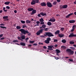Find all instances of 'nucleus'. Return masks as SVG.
Listing matches in <instances>:
<instances>
[{
    "label": "nucleus",
    "instance_id": "61",
    "mask_svg": "<svg viewBox=\"0 0 76 76\" xmlns=\"http://www.w3.org/2000/svg\"><path fill=\"white\" fill-rule=\"evenodd\" d=\"M28 39H29V38L27 37L26 39L25 40H28Z\"/></svg>",
    "mask_w": 76,
    "mask_h": 76
},
{
    "label": "nucleus",
    "instance_id": "50",
    "mask_svg": "<svg viewBox=\"0 0 76 76\" xmlns=\"http://www.w3.org/2000/svg\"><path fill=\"white\" fill-rule=\"evenodd\" d=\"M43 48L44 49H47V47L45 46H44Z\"/></svg>",
    "mask_w": 76,
    "mask_h": 76
},
{
    "label": "nucleus",
    "instance_id": "41",
    "mask_svg": "<svg viewBox=\"0 0 76 76\" xmlns=\"http://www.w3.org/2000/svg\"><path fill=\"white\" fill-rule=\"evenodd\" d=\"M36 3H39V0H34Z\"/></svg>",
    "mask_w": 76,
    "mask_h": 76
},
{
    "label": "nucleus",
    "instance_id": "10",
    "mask_svg": "<svg viewBox=\"0 0 76 76\" xmlns=\"http://www.w3.org/2000/svg\"><path fill=\"white\" fill-rule=\"evenodd\" d=\"M33 10H34V8L31 7H29L27 9V10H28V12H31V11H32Z\"/></svg>",
    "mask_w": 76,
    "mask_h": 76
},
{
    "label": "nucleus",
    "instance_id": "35",
    "mask_svg": "<svg viewBox=\"0 0 76 76\" xmlns=\"http://www.w3.org/2000/svg\"><path fill=\"white\" fill-rule=\"evenodd\" d=\"M69 44H75V42L70 41L69 42Z\"/></svg>",
    "mask_w": 76,
    "mask_h": 76
},
{
    "label": "nucleus",
    "instance_id": "13",
    "mask_svg": "<svg viewBox=\"0 0 76 76\" xmlns=\"http://www.w3.org/2000/svg\"><path fill=\"white\" fill-rule=\"evenodd\" d=\"M50 22H54L56 21V19H55L54 18H53V19H50L49 20Z\"/></svg>",
    "mask_w": 76,
    "mask_h": 76
},
{
    "label": "nucleus",
    "instance_id": "30",
    "mask_svg": "<svg viewBox=\"0 0 76 76\" xmlns=\"http://www.w3.org/2000/svg\"><path fill=\"white\" fill-rule=\"evenodd\" d=\"M61 48L62 49H64V50H65L66 48V47L64 46H61Z\"/></svg>",
    "mask_w": 76,
    "mask_h": 76
},
{
    "label": "nucleus",
    "instance_id": "54",
    "mask_svg": "<svg viewBox=\"0 0 76 76\" xmlns=\"http://www.w3.org/2000/svg\"><path fill=\"white\" fill-rule=\"evenodd\" d=\"M36 23L37 24H39V23H40V22H39V21H37Z\"/></svg>",
    "mask_w": 76,
    "mask_h": 76
},
{
    "label": "nucleus",
    "instance_id": "4",
    "mask_svg": "<svg viewBox=\"0 0 76 76\" xmlns=\"http://www.w3.org/2000/svg\"><path fill=\"white\" fill-rule=\"evenodd\" d=\"M17 38L18 40L23 41L24 39H25V35H21V37H18Z\"/></svg>",
    "mask_w": 76,
    "mask_h": 76
},
{
    "label": "nucleus",
    "instance_id": "17",
    "mask_svg": "<svg viewBox=\"0 0 76 76\" xmlns=\"http://www.w3.org/2000/svg\"><path fill=\"white\" fill-rule=\"evenodd\" d=\"M69 22L70 23H75V20H69Z\"/></svg>",
    "mask_w": 76,
    "mask_h": 76
},
{
    "label": "nucleus",
    "instance_id": "28",
    "mask_svg": "<svg viewBox=\"0 0 76 76\" xmlns=\"http://www.w3.org/2000/svg\"><path fill=\"white\" fill-rule=\"evenodd\" d=\"M3 19H8V16H5L3 17Z\"/></svg>",
    "mask_w": 76,
    "mask_h": 76
},
{
    "label": "nucleus",
    "instance_id": "16",
    "mask_svg": "<svg viewBox=\"0 0 76 76\" xmlns=\"http://www.w3.org/2000/svg\"><path fill=\"white\" fill-rule=\"evenodd\" d=\"M59 33H60V31L57 30L55 33V35H58V34H59Z\"/></svg>",
    "mask_w": 76,
    "mask_h": 76
},
{
    "label": "nucleus",
    "instance_id": "49",
    "mask_svg": "<svg viewBox=\"0 0 76 76\" xmlns=\"http://www.w3.org/2000/svg\"><path fill=\"white\" fill-rule=\"evenodd\" d=\"M69 60L70 61H73V59H69Z\"/></svg>",
    "mask_w": 76,
    "mask_h": 76
},
{
    "label": "nucleus",
    "instance_id": "44",
    "mask_svg": "<svg viewBox=\"0 0 76 76\" xmlns=\"http://www.w3.org/2000/svg\"><path fill=\"white\" fill-rule=\"evenodd\" d=\"M21 22L22 23H25V21L21 20Z\"/></svg>",
    "mask_w": 76,
    "mask_h": 76
},
{
    "label": "nucleus",
    "instance_id": "21",
    "mask_svg": "<svg viewBox=\"0 0 76 76\" xmlns=\"http://www.w3.org/2000/svg\"><path fill=\"white\" fill-rule=\"evenodd\" d=\"M20 45L22 46H25V43L23 42H20Z\"/></svg>",
    "mask_w": 76,
    "mask_h": 76
},
{
    "label": "nucleus",
    "instance_id": "9",
    "mask_svg": "<svg viewBox=\"0 0 76 76\" xmlns=\"http://www.w3.org/2000/svg\"><path fill=\"white\" fill-rule=\"evenodd\" d=\"M37 13V10H33L31 12V15H32L33 14H35Z\"/></svg>",
    "mask_w": 76,
    "mask_h": 76
},
{
    "label": "nucleus",
    "instance_id": "47",
    "mask_svg": "<svg viewBox=\"0 0 76 76\" xmlns=\"http://www.w3.org/2000/svg\"><path fill=\"white\" fill-rule=\"evenodd\" d=\"M40 24H41V25H44V22H40Z\"/></svg>",
    "mask_w": 76,
    "mask_h": 76
},
{
    "label": "nucleus",
    "instance_id": "24",
    "mask_svg": "<svg viewBox=\"0 0 76 76\" xmlns=\"http://www.w3.org/2000/svg\"><path fill=\"white\" fill-rule=\"evenodd\" d=\"M69 48H70L71 50H75V48L74 47H70Z\"/></svg>",
    "mask_w": 76,
    "mask_h": 76
},
{
    "label": "nucleus",
    "instance_id": "37",
    "mask_svg": "<svg viewBox=\"0 0 76 76\" xmlns=\"http://www.w3.org/2000/svg\"><path fill=\"white\" fill-rule=\"evenodd\" d=\"M64 27L61 28H60V30L61 31H64Z\"/></svg>",
    "mask_w": 76,
    "mask_h": 76
},
{
    "label": "nucleus",
    "instance_id": "53",
    "mask_svg": "<svg viewBox=\"0 0 76 76\" xmlns=\"http://www.w3.org/2000/svg\"><path fill=\"white\" fill-rule=\"evenodd\" d=\"M4 39V37H2L0 39V40H3Z\"/></svg>",
    "mask_w": 76,
    "mask_h": 76
},
{
    "label": "nucleus",
    "instance_id": "23",
    "mask_svg": "<svg viewBox=\"0 0 76 76\" xmlns=\"http://www.w3.org/2000/svg\"><path fill=\"white\" fill-rule=\"evenodd\" d=\"M31 21L29 20H26V23H31Z\"/></svg>",
    "mask_w": 76,
    "mask_h": 76
},
{
    "label": "nucleus",
    "instance_id": "52",
    "mask_svg": "<svg viewBox=\"0 0 76 76\" xmlns=\"http://www.w3.org/2000/svg\"><path fill=\"white\" fill-rule=\"evenodd\" d=\"M33 45H34L35 46H37V45H38V44L36 43H35L33 44Z\"/></svg>",
    "mask_w": 76,
    "mask_h": 76
},
{
    "label": "nucleus",
    "instance_id": "19",
    "mask_svg": "<svg viewBox=\"0 0 76 76\" xmlns=\"http://www.w3.org/2000/svg\"><path fill=\"white\" fill-rule=\"evenodd\" d=\"M69 38H72V37H73V33H72L69 36Z\"/></svg>",
    "mask_w": 76,
    "mask_h": 76
},
{
    "label": "nucleus",
    "instance_id": "20",
    "mask_svg": "<svg viewBox=\"0 0 76 76\" xmlns=\"http://www.w3.org/2000/svg\"><path fill=\"white\" fill-rule=\"evenodd\" d=\"M56 53H61V51H60V50L58 49L56 50Z\"/></svg>",
    "mask_w": 76,
    "mask_h": 76
},
{
    "label": "nucleus",
    "instance_id": "63",
    "mask_svg": "<svg viewBox=\"0 0 76 76\" xmlns=\"http://www.w3.org/2000/svg\"><path fill=\"white\" fill-rule=\"evenodd\" d=\"M73 46L74 47H76V44L75 45L74 44L73 45Z\"/></svg>",
    "mask_w": 76,
    "mask_h": 76
},
{
    "label": "nucleus",
    "instance_id": "6",
    "mask_svg": "<svg viewBox=\"0 0 76 76\" xmlns=\"http://www.w3.org/2000/svg\"><path fill=\"white\" fill-rule=\"evenodd\" d=\"M46 4L47 5V6L48 7H53V5L51 4V3L50 2H47Z\"/></svg>",
    "mask_w": 76,
    "mask_h": 76
},
{
    "label": "nucleus",
    "instance_id": "3",
    "mask_svg": "<svg viewBox=\"0 0 76 76\" xmlns=\"http://www.w3.org/2000/svg\"><path fill=\"white\" fill-rule=\"evenodd\" d=\"M45 34L44 35L45 37H54V35L53 34L50 32H46Z\"/></svg>",
    "mask_w": 76,
    "mask_h": 76
},
{
    "label": "nucleus",
    "instance_id": "36",
    "mask_svg": "<svg viewBox=\"0 0 76 76\" xmlns=\"http://www.w3.org/2000/svg\"><path fill=\"white\" fill-rule=\"evenodd\" d=\"M39 21L41 22H44V19H43V18H42L39 19Z\"/></svg>",
    "mask_w": 76,
    "mask_h": 76
},
{
    "label": "nucleus",
    "instance_id": "18",
    "mask_svg": "<svg viewBox=\"0 0 76 76\" xmlns=\"http://www.w3.org/2000/svg\"><path fill=\"white\" fill-rule=\"evenodd\" d=\"M64 35L63 34H58V36L60 38H62L63 37H64Z\"/></svg>",
    "mask_w": 76,
    "mask_h": 76
},
{
    "label": "nucleus",
    "instance_id": "45",
    "mask_svg": "<svg viewBox=\"0 0 76 76\" xmlns=\"http://www.w3.org/2000/svg\"><path fill=\"white\" fill-rule=\"evenodd\" d=\"M57 41H58V40L57 39H55L54 40V42H57Z\"/></svg>",
    "mask_w": 76,
    "mask_h": 76
},
{
    "label": "nucleus",
    "instance_id": "56",
    "mask_svg": "<svg viewBox=\"0 0 76 76\" xmlns=\"http://www.w3.org/2000/svg\"><path fill=\"white\" fill-rule=\"evenodd\" d=\"M3 36V34H1L0 35V37H2Z\"/></svg>",
    "mask_w": 76,
    "mask_h": 76
},
{
    "label": "nucleus",
    "instance_id": "58",
    "mask_svg": "<svg viewBox=\"0 0 76 76\" xmlns=\"http://www.w3.org/2000/svg\"><path fill=\"white\" fill-rule=\"evenodd\" d=\"M4 24H0V26H2V25H3L4 26Z\"/></svg>",
    "mask_w": 76,
    "mask_h": 76
},
{
    "label": "nucleus",
    "instance_id": "64",
    "mask_svg": "<svg viewBox=\"0 0 76 76\" xmlns=\"http://www.w3.org/2000/svg\"><path fill=\"white\" fill-rule=\"evenodd\" d=\"M74 4H76V0L74 2Z\"/></svg>",
    "mask_w": 76,
    "mask_h": 76
},
{
    "label": "nucleus",
    "instance_id": "5",
    "mask_svg": "<svg viewBox=\"0 0 76 76\" xmlns=\"http://www.w3.org/2000/svg\"><path fill=\"white\" fill-rule=\"evenodd\" d=\"M44 31V29H41L38 31L36 33V34L37 35H39L41 34V33H42V31Z\"/></svg>",
    "mask_w": 76,
    "mask_h": 76
},
{
    "label": "nucleus",
    "instance_id": "33",
    "mask_svg": "<svg viewBox=\"0 0 76 76\" xmlns=\"http://www.w3.org/2000/svg\"><path fill=\"white\" fill-rule=\"evenodd\" d=\"M12 42L15 43V42H19V41H18L17 40H14L12 41Z\"/></svg>",
    "mask_w": 76,
    "mask_h": 76
},
{
    "label": "nucleus",
    "instance_id": "32",
    "mask_svg": "<svg viewBox=\"0 0 76 76\" xmlns=\"http://www.w3.org/2000/svg\"><path fill=\"white\" fill-rule=\"evenodd\" d=\"M57 1H54L53 3V5H56L57 4Z\"/></svg>",
    "mask_w": 76,
    "mask_h": 76
},
{
    "label": "nucleus",
    "instance_id": "34",
    "mask_svg": "<svg viewBox=\"0 0 76 76\" xmlns=\"http://www.w3.org/2000/svg\"><path fill=\"white\" fill-rule=\"evenodd\" d=\"M46 39L48 41H51V38L50 37H48Z\"/></svg>",
    "mask_w": 76,
    "mask_h": 76
},
{
    "label": "nucleus",
    "instance_id": "38",
    "mask_svg": "<svg viewBox=\"0 0 76 76\" xmlns=\"http://www.w3.org/2000/svg\"><path fill=\"white\" fill-rule=\"evenodd\" d=\"M34 42V41H29V43L30 44H33Z\"/></svg>",
    "mask_w": 76,
    "mask_h": 76
},
{
    "label": "nucleus",
    "instance_id": "31",
    "mask_svg": "<svg viewBox=\"0 0 76 76\" xmlns=\"http://www.w3.org/2000/svg\"><path fill=\"white\" fill-rule=\"evenodd\" d=\"M47 26L45 24H43L42 26V27L43 28H45V27Z\"/></svg>",
    "mask_w": 76,
    "mask_h": 76
},
{
    "label": "nucleus",
    "instance_id": "12",
    "mask_svg": "<svg viewBox=\"0 0 76 76\" xmlns=\"http://www.w3.org/2000/svg\"><path fill=\"white\" fill-rule=\"evenodd\" d=\"M36 3L35 0H33L31 2V5H34V4H35Z\"/></svg>",
    "mask_w": 76,
    "mask_h": 76
},
{
    "label": "nucleus",
    "instance_id": "22",
    "mask_svg": "<svg viewBox=\"0 0 76 76\" xmlns=\"http://www.w3.org/2000/svg\"><path fill=\"white\" fill-rule=\"evenodd\" d=\"M44 42H45L46 44H49L50 43V41H49L48 40H45L44 41Z\"/></svg>",
    "mask_w": 76,
    "mask_h": 76
},
{
    "label": "nucleus",
    "instance_id": "2",
    "mask_svg": "<svg viewBox=\"0 0 76 76\" xmlns=\"http://www.w3.org/2000/svg\"><path fill=\"white\" fill-rule=\"evenodd\" d=\"M66 51L69 56H70V55H73L74 54V51L70 49H67L66 50Z\"/></svg>",
    "mask_w": 76,
    "mask_h": 76
},
{
    "label": "nucleus",
    "instance_id": "55",
    "mask_svg": "<svg viewBox=\"0 0 76 76\" xmlns=\"http://www.w3.org/2000/svg\"><path fill=\"white\" fill-rule=\"evenodd\" d=\"M41 38H45V36H44L42 35L41 36Z\"/></svg>",
    "mask_w": 76,
    "mask_h": 76
},
{
    "label": "nucleus",
    "instance_id": "39",
    "mask_svg": "<svg viewBox=\"0 0 76 76\" xmlns=\"http://www.w3.org/2000/svg\"><path fill=\"white\" fill-rule=\"evenodd\" d=\"M23 28H27V26H26V25H24L23 26Z\"/></svg>",
    "mask_w": 76,
    "mask_h": 76
},
{
    "label": "nucleus",
    "instance_id": "46",
    "mask_svg": "<svg viewBox=\"0 0 76 76\" xmlns=\"http://www.w3.org/2000/svg\"><path fill=\"white\" fill-rule=\"evenodd\" d=\"M6 7L7 9H10V7L8 6H7Z\"/></svg>",
    "mask_w": 76,
    "mask_h": 76
},
{
    "label": "nucleus",
    "instance_id": "1",
    "mask_svg": "<svg viewBox=\"0 0 76 76\" xmlns=\"http://www.w3.org/2000/svg\"><path fill=\"white\" fill-rule=\"evenodd\" d=\"M19 31H20L21 33H22L23 34H24V35H26V34H28L27 35L29 36H30L31 35L30 33L28 32V31L26 30L23 29H21L19 30Z\"/></svg>",
    "mask_w": 76,
    "mask_h": 76
},
{
    "label": "nucleus",
    "instance_id": "8",
    "mask_svg": "<svg viewBox=\"0 0 76 76\" xmlns=\"http://www.w3.org/2000/svg\"><path fill=\"white\" fill-rule=\"evenodd\" d=\"M67 6H68L67 4H66L65 5H64L63 6L60 5V8H62V7H62V8H63V9H66V8L67 7Z\"/></svg>",
    "mask_w": 76,
    "mask_h": 76
},
{
    "label": "nucleus",
    "instance_id": "60",
    "mask_svg": "<svg viewBox=\"0 0 76 76\" xmlns=\"http://www.w3.org/2000/svg\"><path fill=\"white\" fill-rule=\"evenodd\" d=\"M76 37V34H73V37Z\"/></svg>",
    "mask_w": 76,
    "mask_h": 76
},
{
    "label": "nucleus",
    "instance_id": "51",
    "mask_svg": "<svg viewBox=\"0 0 76 76\" xmlns=\"http://www.w3.org/2000/svg\"><path fill=\"white\" fill-rule=\"evenodd\" d=\"M74 31H75V29L73 28L72 29V30H71V32H73Z\"/></svg>",
    "mask_w": 76,
    "mask_h": 76
},
{
    "label": "nucleus",
    "instance_id": "15",
    "mask_svg": "<svg viewBox=\"0 0 76 76\" xmlns=\"http://www.w3.org/2000/svg\"><path fill=\"white\" fill-rule=\"evenodd\" d=\"M40 15H41V16H46L47 15V14H46V13H44L43 12H42L40 13Z\"/></svg>",
    "mask_w": 76,
    "mask_h": 76
},
{
    "label": "nucleus",
    "instance_id": "43",
    "mask_svg": "<svg viewBox=\"0 0 76 76\" xmlns=\"http://www.w3.org/2000/svg\"><path fill=\"white\" fill-rule=\"evenodd\" d=\"M0 27L1 28H3V29H6V27H5L0 26Z\"/></svg>",
    "mask_w": 76,
    "mask_h": 76
},
{
    "label": "nucleus",
    "instance_id": "27",
    "mask_svg": "<svg viewBox=\"0 0 76 76\" xmlns=\"http://www.w3.org/2000/svg\"><path fill=\"white\" fill-rule=\"evenodd\" d=\"M63 43H66V40L65 39H62L61 41Z\"/></svg>",
    "mask_w": 76,
    "mask_h": 76
},
{
    "label": "nucleus",
    "instance_id": "59",
    "mask_svg": "<svg viewBox=\"0 0 76 76\" xmlns=\"http://www.w3.org/2000/svg\"><path fill=\"white\" fill-rule=\"evenodd\" d=\"M14 13H17V11H16V10H15L14 11Z\"/></svg>",
    "mask_w": 76,
    "mask_h": 76
},
{
    "label": "nucleus",
    "instance_id": "7",
    "mask_svg": "<svg viewBox=\"0 0 76 76\" xmlns=\"http://www.w3.org/2000/svg\"><path fill=\"white\" fill-rule=\"evenodd\" d=\"M54 47V46L53 45H51V46H48V50H53V48Z\"/></svg>",
    "mask_w": 76,
    "mask_h": 76
},
{
    "label": "nucleus",
    "instance_id": "57",
    "mask_svg": "<svg viewBox=\"0 0 76 76\" xmlns=\"http://www.w3.org/2000/svg\"><path fill=\"white\" fill-rule=\"evenodd\" d=\"M57 2H60V1H61V0H57Z\"/></svg>",
    "mask_w": 76,
    "mask_h": 76
},
{
    "label": "nucleus",
    "instance_id": "48",
    "mask_svg": "<svg viewBox=\"0 0 76 76\" xmlns=\"http://www.w3.org/2000/svg\"><path fill=\"white\" fill-rule=\"evenodd\" d=\"M41 15V14H38V15L37 16H38V17H41V15Z\"/></svg>",
    "mask_w": 76,
    "mask_h": 76
},
{
    "label": "nucleus",
    "instance_id": "40",
    "mask_svg": "<svg viewBox=\"0 0 76 76\" xmlns=\"http://www.w3.org/2000/svg\"><path fill=\"white\" fill-rule=\"evenodd\" d=\"M48 28H45L44 29H43V30H44L45 31H48Z\"/></svg>",
    "mask_w": 76,
    "mask_h": 76
},
{
    "label": "nucleus",
    "instance_id": "62",
    "mask_svg": "<svg viewBox=\"0 0 76 76\" xmlns=\"http://www.w3.org/2000/svg\"><path fill=\"white\" fill-rule=\"evenodd\" d=\"M57 46H58V45H56L54 47H57Z\"/></svg>",
    "mask_w": 76,
    "mask_h": 76
},
{
    "label": "nucleus",
    "instance_id": "26",
    "mask_svg": "<svg viewBox=\"0 0 76 76\" xmlns=\"http://www.w3.org/2000/svg\"><path fill=\"white\" fill-rule=\"evenodd\" d=\"M16 28L17 29H20L21 28V27L19 26H16Z\"/></svg>",
    "mask_w": 76,
    "mask_h": 76
},
{
    "label": "nucleus",
    "instance_id": "42",
    "mask_svg": "<svg viewBox=\"0 0 76 76\" xmlns=\"http://www.w3.org/2000/svg\"><path fill=\"white\" fill-rule=\"evenodd\" d=\"M75 28H76V25H74L72 27V29H75Z\"/></svg>",
    "mask_w": 76,
    "mask_h": 76
},
{
    "label": "nucleus",
    "instance_id": "11",
    "mask_svg": "<svg viewBox=\"0 0 76 76\" xmlns=\"http://www.w3.org/2000/svg\"><path fill=\"white\" fill-rule=\"evenodd\" d=\"M40 5L42 6H47V4H46V3L45 2H42L40 4Z\"/></svg>",
    "mask_w": 76,
    "mask_h": 76
},
{
    "label": "nucleus",
    "instance_id": "29",
    "mask_svg": "<svg viewBox=\"0 0 76 76\" xmlns=\"http://www.w3.org/2000/svg\"><path fill=\"white\" fill-rule=\"evenodd\" d=\"M47 24L49 26H50V25H51L52 23L51 22H48L47 23Z\"/></svg>",
    "mask_w": 76,
    "mask_h": 76
},
{
    "label": "nucleus",
    "instance_id": "14",
    "mask_svg": "<svg viewBox=\"0 0 76 76\" xmlns=\"http://www.w3.org/2000/svg\"><path fill=\"white\" fill-rule=\"evenodd\" d=\"M73 15V13H70L69 15H67L66 17V19H67V18H69V16H71V15Z\"/></svg>",
    "mask_w": 76,
    "mask_h": 76
},
{
    "label": "nucleus",
    "instance_id": "25",
    "mask_svg": "<svg viewBox=\"0 0 76 76\" xmlns=\"http://www.w3.org/2000/svg\"><path fill=\"white\" fill-rule=\"evenodd\" d=\"M4 4H7V5H8V4H10V2L9 1H7L4 2Z\"/></svg>",
    "mask_w": 76,
    "mask_h": 76
}]
</instances>
